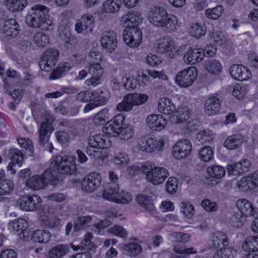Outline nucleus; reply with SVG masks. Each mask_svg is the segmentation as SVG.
I'll return each mask as SVG.
<instances>
[{"instance_id": "f257e3e1", "label": "nucleus", "mask_w": 258, "mask_h": 258, "mask_svg": "<svg viewBox=\"0 0 258 258\" xmlns=\"http://www.w3.org/2000/svg\"><path fill=\"white\" fill-rule=\"evenodd\" d=\"M149 20L154 26L161 28L166 33L175 32L180 25L179 19L176 16L168 13L161 7H153L151 8Z\"/></svg>"}, {"instance_id": "f03ea898", "label": "nucleus", "mask_w": 258, "mask_h": 258, "mask_svg": "<svg viewBox=\"0 0 258 258\" xmlns=\"http://www.w3.org/2000/svg\"><path fill=\"white\" fill-rule=\"evenodd\" d=\"M110 182L107 183L102 191V197L107 200L117 204H126L132 200V195L127 191L120 190L117 184L118 177L113 171H109Z\"/></svg>"}, {"instance_id": "7ed1b4c3", "label": "nucleus", "mask_w": 258, "mask_h": 258, "mask_svg": "<svg viewBox=\"0 0 258 258\" xmlns=\"http://www.w3.org/2000/svg\"><path fill=\"white\" fill-rule=\"evenodd\" d=\"M130 169L134 171H141L146 175V179L154 185L163 183L169 176L168 170L160 166H156L151 163H146L140 166H133Z\"/></svg>"}, {"instance_id": "20e7f679", "label": "nucleus", "mask_w": 258, "mask_h": 258, "mask_svg": "<svg viewBox=\"0 0 258 258\" xmlns=\"http://www.w3.org/2000/svg\"><path fill=\"white\" fill-rule=\"evenodd\" d=\"M42 122L39 129V144L45 147L46 150L52 152L53 148L51 143L49 142L50 136L54 131L52 122L54 117L49 112L44 111L41 115Z\"/></svg>"}, {"instance_id": "39448f33", "label": "nucleus", "mask_w": 258, "mask_h": 258, "mask_svg": "<svg viewBox=\"0 0 258 258\" xmlns=\"http://www.w3.org/2000/svg\"><path fill=\"white\" fill-rule=\"evenodd\" d=\"M49 9L44 6L36 5L32 7L26 16V22L32 28H40L43 24H49Z\"/></svg>"}, {"instance_id": "423d86ee", "label": "nucleus", "mask_w": 258, "mask_h": 258, "mask_svg": "<svg viewBox=\"0 0 258 258\" xmlns=\"http://www.w3.org/2000/svg\"><path fill=\"white\" fill-rule=\"evenodd\" d=\"M89 146L86 152L89 156H92L95 159H100L103 153L100 149L107 148L111 146L109 138L106 135H97L90 138Z\"/></svg>"}, {"instance_id": "0eeeda50", "label": "nucleus", "mask_w": 258, "mask_h": 258, "mask_svg": "<svg viewBox=\"0 0 258 258\" xmlns=\"http://www.w3.org/2000/svg\"><path fill=\"white\" fill-rule=\"evenodd\" d=\"M50 168H53L58 173L63 174H72L77 169L75 161L72 157L60 155L56 156L52 159Z\"/></svg>"}, {"instance_id": "6e6552de", "label": "nucleus", "mask_w": 258, "mask_h": 258, "mask_svg": "<svg viewBox=\"0 0 258 258\" xmlns=\"http://www.w3.org/2000/svg\"><path fill=\"white\" fill-rule=\"evenodd\" d=\"M163 139L158 140L150 136H146L139 139L138 143V148L139 150L147 153H152L156 150L162 151L164 147Z\"/></svg>"}, {"instance_id": "1a4fd4ad", "label": "nucleus", "mask_w": 258, "mask_h": 258, "mask_svg": "<svg viewBox=\"0 0 258 258\" xmlns=\"http://www.w3.org/2000/svg\"><path fill=\"white\" fill-rule=\"evenodd\" d=\"M54 175L50 170H46L41 175H34L29 178L26 182V186L34 190H37L45 188L47 181L51 180Z\"/></svg>"}, {"instance_id": "9d476101", "label": "nucleus", "mask_w": 258, "mask_h": 258, "mask_svg": "<svg viewBox=\"0 0 258 258\" xmlns=\"http://www.w3.org/2000/svg\"><path fill=\"white\" fill-rule=\"evenodd\" d=\"M197 77V69L195 67H189L177 73L175 82L179 86L186 88L192 84Z\"/></svg>"}, {"instance_id": "9b49d317", "label": "nucleus", "mask_w": 258, "mask_h": 258, "mask_svg": "<svg viewBox=\"0 0 258 258\" xmlns=\"http://www.w3.org/2000/svg\"><path fill=\"white\" fill-rule=\"evenodd\" d=\"M59 53L56 49L49 48L42 54L39 62V67L41 70L49 72L55 66Z\"/></svg>"}, {"instance_id": "f8f14e48", "label": "nucleus", "mask_w": 258, "mask_h": 258, "mask_svg": "<svg viewBox=\"0 0 258 258\" xmlns=\"http://www.w3.org/2000/svg\"><path fill=\"white\" fill-rule=\"evenodd\" d=\"M100 63L95 62L86 64L89 73L92 75L91 78L85 81V83L87 86H96L101 84L104 70Z\"/></svg>"}, {"instance_id": "ddd939ff", "label": "nucleus", "mask_w": 258, "mask_h": 258, "mask_svg": "<svg viewBox=\"0 0 258 258\" xmlns=\"http://www.w3.org/2000/svg\"><path fill=\"white\" fill-rule=\"evenodd\" d=\"M123 38L128 46L136 47L142 42V33L139 28H126L123 31Z\"/></svg>"}, {"instance_id": "4468645a", "label": "nucleus", "mask_w": 258, "mask_h": 258, "mask_svg": "<svg viewBox=\"0 0 258 258\" xmlns=\"http://www.w3.org/2000/svg\"><path fill=\"white\" fill-rule=\"evenodd\" d=\"M70 247L75 251L85 249V245L83 244L75 246L70 243V246L67 244H58L49 250L47 258H62L69 252Z\"/></svg>"}, {"instance_id": "2eb2a0df", "label": "nucleus", "mask_w": 258, "mask_h": 258, "mask_svg": "<svg viewBox=\"0 0 258 258\" xmlns=\"http://www.w3.org/2000/svg\"><path fill=\"white\" fill-rule=\"evenodd\" d=\"M101 176L98 172H92L86 175L81 183L82 190L88 192L95 190L100 185Z\"/></svg>"}, {"instance_id": "dca6fc26", "label": "nucleus", "mask_w": 258, "mask_h": 258, "mask_svg": "<svg viewBox=\"0 0 258 258\" xmlns=\"http://www.w3.org/2000/svg\"><path fill=\"white\" fill-rule=\"evenodd\" d=\"M42 200L38 195L26 196L20 200V208L26 211H34L41 208Z\"/></svg>"}, {"instance_id": "f3484780", "label": "nucleus", "mask_w": 258, "mask_h": 258, "mask_svg": "<svg viewBox=\"0 0 258 258\" xmlns=\"http://www.w3.org/2000/svg\"><path fill=\"white\" fill-rule=\"evenodd\" d=\"M192 146L188 140H183L177 142L172 148L173 156L177 159L187 157L191 153Z\"/></svg>"}, {"instance_id": "a211bd4d", "label": "nucleus", "mask_w": 258, "mask_h": 258, "mask_svg": "<svg viewBox=\"0 0 258 258\" xmlns=\"http://www.w3.org/2000/svg\"><path fill=\"white\" fill-rule=\"evenodd\" d=\"M156 50L158 53L168 54L169 57L172 58L175 51V45L173 40L168 37L160 38L155 44Z\"/></svg>"}, {"instance_id": "6ab92c4d", "label": "nucleus", "mask_w": 258, "mask_h": 258, "mask_svg": "<svg viewBox=\"0 0 258 258\" xmlns=\"http://www.w3.org/2000/svg\"><path fill=\"white\" fill-rule=\"evenodd\" d=\"M124 118L123 114H119L108 121L105 125L106 133L112 136H118V134L123 126L122 124Z\"/></svg>"}, {"instance_id": "aec40b11", "label": "nucleus", "mask_w": 258, "mask_h": 258, "mask_svg": "<svg viewBox=\"0 0 258 258\" xmlns=\"http://www.w3.org/2000/svg\"><path fill=\"white\" fill-rule=\"evenodd\" d=\"M101 44L103 48L111 53L116 49L117 45V39L116 33L113 30L104 32L101 39Z\"/></svg>"}, {"instance_id": "412c9836", "label": "nucleus", "mask_w": 258, "mask_h": 258, "mask_svg": "<svg viewBox=\"0 0 258 258\" xmlns=\"http://www.w3.org/2000/svg\"><path fill=\"white\" fill-rule=\"evenodd\" d=\"M222 98L220 95L211 96L205 102L204 112L208 115L217 114L220 108Z\"/></svg>"}, {"instance_id": "4be33fe9", "label": "nucleus", "mask_w": 258, "mask_h": 258, "mask_svg": "<svg viewBox=\"0 0 258 258\" xmlns=\"http://www.w3.org/2000/svg\"><path fill=\"white\" fill-rule=\"evenodd\" d=\"M231 76L235 80L244 81L251 77L250 71L246 67L241 64H234L229 70Z\"/></svg>"}, {"instance_id": "5701e85b", "label": "nucleus", "mask_w": 258, "mask_h": 258, "mask_svg": "<svg viewBox=\"0 0 258 258\" xmlns=\"http://www.w3.org/2000/svg\"><path fill=\"white\" fill-rule=\"evenodd\" d=\"M205 56V54L202 48H190L185 53L183 60L187 64H194L201 61Z\"/></svg>"}, {"instance_id": "b1692460", "label": "nucleus", "mask_w": 258, "mask_h": 258, "mask_svg": "<svg viewBox=\"0 0 258 258\" xmlns=\"http://www.w3.org/2000/svg\"><path fill=\"white\" fill-rule=\"evenodd\" d=\"M143 18L139 12H130L122 16L121 21L126 28H138Z\"/></svg>"}, {"instance_id": "393cba45", "label": "nucleus", "mask_w": 258, "mask_h": 258, "mask_svg": "<svg viewBox=\"0 0 258 258\" xmlns=\"http://www.w3.org/2000/svg\"><path fill=\"white\" fill-rule=\"evenodd\" d=\"M148 126L154 130L160 131L167 124L166 119L161 114H151L147 118Z\"/></svg>"}, {"instance_id": "a878e982", "label": "nucleus", "mask_w": 258, "mask_h": 258, "mask_svg": "<svg viewBox=\"0 0 258 258\" xmlns=\"http://www.w3.org/2000/svg\"><path fill=\"white\" fill-rule=\"evenodd\" d=\"M19 25L14 19H9L6 20L3 26L4 33L7 36L15 37L19 32Z\"/></svg>"}, {"instance_id": "bb28decb", "label": "nucleus", "mask_w": 258, "mask_h": 258, "mask_svg": "<svg viewBox=\"0 0 258 258\" xmlns=\"http://www.w3.org/2000/svg\"><path fill=\"white\" fill-rule=\"evenodd\" d=\"M246 142V138L240 135L235 134L229 137L224 142V146L229 150H233L240 147Z\"/></svg>"}, {"instance_id": "cd10ccee", "label": "nucleus", "mask_w": 258, "mask_h": 258, "mask_svg": "<svg viewBox=\"0 0 258 258\" xmlns=\"http://www.w3.org/2000/svg\"><path fill=\"white\" fill-rule=\"evenodd\" d=\"M236 204L241 213L246 217L252 216L254 215L255 209L252 204L247 200L239 199Z\"/></svg>"}, {"instance_id": "c85d7f7f", "label": "nucleus", "mask_w": 258, "mask_h": 258, "mask_svg": "<svg viewBox=\"0 0 258 258\" xmlns=\"http://www.w3.org/2000/svg\"><path fill=\"white\" fill-rule=\"evenodd\" d=\"M136 201L137 203L147 212L153 213L155 210L153 200L151 196L140 194L137 196Z\"/></svg>"}, {"instance_id": "c756f323", "label": "nucleus", "mask_w": 258, "mask_h": 258, "mask_svg": "<svg viewBox=\"0 0 258 258\" xmlns=\"http://www.w3.org/2000/svg\"><path fill=\"white\" fill-rule=\"evenodd\" d=\"M211 239L212 241V246L215 248L221 245L224 247L228 246L229 244L228 236L224 232L217 231L212 234Z\"/></svg>"}, {"instance_id": "7c9ffc66", "label": "nucleus", "mask_w": 258, "mask_h": 258, "mask_svg": "<svg viewBox=\"0 0 258 258\" xmlns=\"http://www.w3.org/2000/svg\"><path fill=\"white\" fill-rule=\"evenodd\" d=\"M158 110L164 114H170L175 112V106L168 98L161 99L158 103Z\"/></svg>"}, {"instance_id": "2f4dec72", "label": "nucleus", "mask_w": 258, "mask_h": 258, "mask_svg": "<svg viewBox=\"0 0 258 258\" xmlns=\"http://www.w3.org/2000/svg\"><path fill=\"white\" fill-rule=\"evenodd\" d=\"M205 68L207 72L213 75H219L222 70V66L220 61L215 59L207 60Z\"/></svg>"}, {"instance_id": "473e14b6", "label": "nucleus", "mask_w": 258, "mask_h": 258, "mask_svg": "<svg viewBox=\"0 0 258 258\" xmlns=\"http://www.w3.org/2000/svg\"><path fill=\"white\" fill-rule=\"evenodd\" d=\"M51 237V233L46 230H38L33 232L32 240L40 243H47Z\"/></svg>"}, {"instance_id": "72a5a7b5", "label": "nucleus", "mask_w": 258, "mask_h": 258, "mask_svg": "<svg viewBox=\"0 0 258 258\" xmlns=\"http://www.w3.org/2000/svg\"><path fill=\"white\" fill-rule=\"evenodd\" d=\"M175 116L176 117L175 120H171L175 123L183 122L187 120L190 115V109L186 106H181L174 112Z\"/></svg>"}, {"instance_id": "f704fd0d", "label": "nucleus", "mask_w": 258, "mask_h": 258, "mask_svg": "<svg viewBox=\"0 0 258 258\" xmlns=\"http://www.w3.org/2000/svg\"><path fill=\"white\" fill-rule=\"evenodd\" d=\"M132 101L130 94L125 95L122 101L117 104L116 108V110L119 112L130 111L134 106Z\"/></svg>"}, {"instance_id": "c9c22d12", "label": "nucleus", "mask_w": 258, "mask_h": 258, "mask_svg": "<svg viewBox=\"0 0 258 258\" xmlns=\"http://www.w3.org/2000/svg\"><path fill=\"white\" fill-rule=\"evenodd\" d=\"M237 185L238 189L242 191H247L255 187L252 175L243 177L237 182Z\"/></svg>"}, {"instance_id": "e433bc0d", "label": "nucleus", "mask_w": 258, "mask_h": 258, "mask_svg": "<svg viewBox=\"0 0 258 258\" xmlns=\"http://www.w3.org/2000/svg\"><path fill=\"white\" fill-rule=\"evenodd\" d=\"M8 228L12 231L18 234L27 229V222L24 219H19L10 222Z\"/></svg>"}, {"instance_id": "4c0bfd02", "label": "nucleus", "mask_w": 258, "mask_h": 258, "mask_svg": "<svg viewBox=\"0 0 258 258\" xmlns=\"http://www.w3.org/2000/svg\"><path fill=\"white\" fill-rule=\"evenodd\" d=\"M242 248L245 251H258V235L248 237L244 241Z\"/></svg>"}, {"instance_id": "58836bf2", "label": "nucleus", "mask_w": 258, "mask_h": 258, "mask_svg": "<svg viewBox=\"0 0 258 258\" xmlns=\"http://www.w3.org/2000/svg\"><path fill=\"white\" fill-rule=\"evenodd\" d=\"M110 117L109 110L104 108L95 114L93 118V122L95 125L101 126L103 125Z\"/></svg>"}, {"instance_id": "ea45409f", "label": "nucleus", "mask_w": 258, "mask_h": 258, "mask_svg": "<svg viewBox=\"0 0 258 258\" xmlns=\"http://www.w3.org/2000/svg\"><path fill=\"white\" fill-rule=\"evenodd\" d=\"M6 5L11 11H19L23 10L27 5V2L26 0H9Z\"/></svg>"}, {"instance_id": "a19ab883", "label": "nucleus", "mask_w": 258, "mask_h": 258, "mask_svg": "<svg viewBox=\"0 0 258 258\" xmlns=\"http://www.w3.org/2000/svg\"><path fill=\"white\" fill-rule=\"evenodd\" d=\"M236 251L230 247H224L217 250L213 258H233L236 254Z\"/></svg>"}, {"instance_id": "79ce46f5", "label": "nucleus", "mask_w": 258, "mask_h": 258, "mask_svg": "<svg viewBox=\"0 0 258 258\" xmlns=\"http://www.w3.org/2000/svg\"><path fill=\"white\" fill-rule=\"evenodd\" d=\"M33 40L36 45L40 47H44L49 42L48 36L43 32H38L33 37Z\"/></svg>"}, {"instance_id": "37998d69", "label": "nucleus", "mask_w": 258, "mask_h": 258, "mask_svg": "<svg viewBox=\"0 0 258 258\" xmlns=\"http://www.w3.org/2000/svg\"><path fill=\"white\" fill-rule=\"evenodd\" d=\"M208 174L212 177L220 178L225 174V169L220 166L213 165L207 168Z\"/></svg>"}, {"instance_id": "c03bdc74", "label": "nucleus", "mask_w": 258, "mask_h": 258, "mask_svg": "<svg viewBox=\"0 0 258 258\" xmlns=\"http://www.w3.org/2000/svg\"><path fill=\"white\" fill-rule=\"evenodd\" d=\"M135 133L134 127L130 124H124L120 130L118 136L124 140H128L131 139Z\"/></svg>"}, {"instance_id": "a18cd8bd", "label": "nucleus", "mask_w": 258, "mask_h": 258, "mask_svg": "<svg viewBox=\"0 0 258 258\" xmlns=\"http://www.w3.org/2000/svg\"><path fill=\"white\" fill-rule=\"evenodd\" d=\"M119 8L118 0H107L103 4V11L107 13L117 12Z\"/></svg>"}, {"instance_id": "49530a36", "label": "nucleus", "mask_w": 258, "mask_h": 258, "mask_svg": "<svg viewBox=\"0 0 258 258\" xmlns=\"http://www.w3.org/2000/svg\"><path fill=\"white\" fill-rule=\"evenodd\" d=\"M56 111L62 115H75L79 112V108L77 106H74L73 111H69L68 104L62 103L58 105L56 108Z\"/></svg>"}, {"instance_id": "de8ad7c7", "label": "nucleus", "mask_w": 258, "mask_h": 258, "mask_svg": "<svg viewBox=\"0 0 258 258\" xmlns=\"http://www.w3.org/2000/svg\"><path fill=\"white\" fill-rule=\"evenodd\" d=\"M189 33L192 37L200 38L205 34L206 29L203 26L196 23L191 26Z\"/></svg>"}, {"instance_id": "09e8293b", "label": "nucleus", "mask_w": 258, "mask_h": 258, "mask_svg": "<svg viewBox=\"0 0 258 258\" xmlns=\"http://www.w3.org/2000/svg\"><path fill=\"white\" fill-rule=\"evenodd\" d=\"M224 11L222 6H218L212 9H207L206 11L205 15L209 19L216 20L218 19Z\"/></svg>"}, {"instance_id": "8fccbe9b", "label": "nucleus", "mask_w": 258, "mask_h": 258, "mask_svg": "<svg viewBox=\"0 0 258 258\" xmlns=\"http://www.w3.org/2000/svg\"><path fill=\"white\" fill-rule=\"evenodd\" d=\"M91 221L92 217L89 216L79 217L75 224L74 231H78L84 229Z\"/></svg>"}, {"instance_id": "3c124183", "label": "nucleus", "mask_w": 258, "mask_h": 258, "mask_svg": "<svg viewBox=\"0 0 258 258\" xmlns=\"http://www.w3.org/2000/svg\"><path fill=\"white\" fill-rule=\"evenodd\" d=\"M173 250L175 253L184 255L198 253L194 247L185 248L179 244H175L173 248Z\"/></svg>"}, {"instance_id": "603ef678", "label": "nucleus", "mask_w": 258, "mask_h": 258, "mask_svg": "<svg viewBox=\"0 0 258 258\" xmlns=\"http://www.w3.org/2000/svg\"><path fill=\"white\" fill-rule=\"evenodd\" d=\"M12 162L15 164L21 166L23 162V154L22 152L17 149H12L10 151Z\"/></svg>"}, {"instance_id": "864d4df0", "label": "nucleus", "mask_w": 258, "mask_h": 258, "mask_svg": "<svg viewBox=\"0 0 258 258\" xmlns=\"http://www.w3.org/2000/svg\"><path fill=\"white\" fill-rule=\"evenodd\" d=\"M19 144L27 151L29 156H32L34 153L32 142L29 139L20 138L18 139Z\"/></svg>"}, {"instance_id": "5fc2aeb1", "label": "nucleus", "mask_w": 258, "mask_h": 258, "mask_svg": "<svg viewBox=\"0 0 258 258\" xmlns=\"http://www.w3.org/2000/svg\"><path fill=\"white\" fill-rule=\"evenodd\" d=\"M123 248L132 256H135L140 254L142 250L141 245L135 242H131L125 244Z\"/></svg>"}, {"instance_id": "6e6d98bb", "label": "nucleus", "mask_w": 258, "mask_h": 258, "mask_svg": "<svg viewBox=\"0 0 258 258\" xmlns=\"http://www.w3.org/2000/svg\"><path fill=\"white\" fill-rule=\"evenodd\" d=\"M181 212L185 216L191 217L194 214V208L193 206L188 202L183 201L180 205Z\"/></svg>"}, {"instance_id": "4d7b16f0", "label": "nucleus", "mask_w": 258, "mask_h": 258, "mask_svg": "<svg viewBox=\"0 0 258 258\" xmlns=\"http://www.w3.org/2000/svg\"><path fill=\"white\" fill-rule=\"evenodd\" d=\"M213 151L210 147L206 146L202 148L199 153V158L204 162H209L213 158Z\"/></svg>"}, {"instance_id": "13d9d810", "label": "nucleus", "mask_w": 258, "mask_h": 258, "mask_svg": "<svg viewBox=\"0 0 258 258\" xmlns=\"http://www.w3.org/2000/svg\"><path fill=\"white\" fill-rule=\"evenodd\" d=\"M134 106L145 103L148 99V95L144 94L130 93Z\"/></svg>"}, {"instance_id": "bf43d9fd", "label": "nucleus", "mask_w": 258, "mask_h": 258, "mask_svg": "<svg viewBox=\"0 0 258 258\" xmlns=\"http://www.w3.org/2000/svg\"><path fill=\"white\" fill-rule=\"evenodd\" d=\"M83 24L86 25V29L89 32H92L94 27V19L91 14H87L84 15L80 19Z\"/></svg>"}, {"instance_id": "052dcab7", "label": "nucleus", "mask_w": 258, "mask_h": 258, "mask_svg": "<svg viewBox=\"0 0 258 258\" xmlns=\"http://www.w3.org/2000/svg\"><path fill=\"white\" fill-rule=\"evenodd\" d=\"M87 64H91L95 62H101L102 56L99 52L92 50L87 56Z\"/></svg>"}, {"instance_id": "680f3d73", "label": "nucleus", "mask_w": 258, "mask_h": 258, "mask_svg": "<svg viewBox=\"0 0 258 258\" xmlns=\"http://www.w3.org/2000/svg\"><path fill=\"white\" fill-rule=\"evenodd\" d=\"M226 169L229 175L237 176L244 173L239 162L227 165Z\"/></svg>"}, {"instance_id": "e2e57ef3", "label": "nucleus", "mask_w": 258, "mask_h": 258, "mask_svg": "<svg viewBox=\"0 0 258 258\" xmlns=\"http://www.w3.org/2000/svg\"><path fill=\"white\" fill-rule=\"evenodd\" d=\"M4 88L6 90V92L8 94L12 96L16 103L18 104L20 102L23 94V90L21 88L14 89L13 92H11L8 90L7 84L4 85Z\"/></svg>"}, {"instance_id": "0e129e2a", "label": "nucleus", "mask_w": 258, "mask_h": 258, "mask_svg": "<svg viewBox=\"0 0 258 258\" xmlns=\"http://www.w3.org/2000/svg\"><path fill=\"white\" fill-rule=\"evenodd\" d=\"M137 80H135L133 78L125 76L122 79V82L124 87L128 90L132 91L137 87Z\"/></svg>"}, {"instance_id": "69168bd1", "label": "nucleus", "mask_w": 258, "mask_h": 258, "mask_svg": "<svg viewBox=\"0 0 258 258\" xmlns=\"http://www.w3.org/2000/svg\"><path fill=\"white\" fill-rule=\"evenodd\" d=\"M178 181L177 179L173 177H170L168 179L166 184V188L167 191L171 194H174L177 189Z\"/></svg>"}, {"instance_id": "338daca9", "label": "nucleus", "mask_w": 258, "mask_h": 258, "mask_svg": "<svg viewBox=\"0 0 258 258\" xmlns=\"http://www.w3.org/2000/svg\"><path fill=\"white\" fill-rule=\"evenodd\" d=\"M247 92V88L245 86L236 85L234 87L232 94L236 98L240 99Z\"/></svg>"}, {"instance_id": "774afa93", "label": "nucleus", "mask_w": 258, "mask_h": 258, "mask_svg": "<svg viewBox=\"0 0 258 258\" xmlns=\"http://www.w3.org/2000/svg\"><path fill=\"white\" fill-rule=\"evenodd\" d=\"M109 232L120 237L121 238L126 237L127 232L122 227L119 225H115L108 229Z\"/></svg>"}]
</instances>
